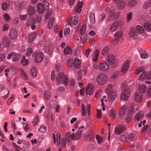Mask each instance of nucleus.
<instances>
[{
    "label": "nucleus",
    "mask_w": 151,
    "mask_h": 151,
    "mask_svg": "<svg viewBox=\"0 0 151 151\" xmlns=\"http://www.w3.org/2000/svg\"><path fill=\"white\" fill-rule=\"evenodd\" d=\"M56 79L58 83H63L65 85L68 84V78L63 73H59L56 77Z\"/></svg>",
    "instance_id": "1"
},
{
    "label": "nucleus",
    "mask_w": 151,
    "mask_h": 151,
    "mask_svg": "<svg viewBox=\"0 0 151 151\" xmlns=\"http://www.w3.org/2000/svg\"><path fill=\"white\" fill-rule=\"evenodd\" d=\"M97 82L100 85L105 84L107 81V76L104 73H100L98 76Z\"/></svg>",
    "instance_id": "2"
},
{
    "label": "nucleus",
    "mask_w": 151,
    "mask_h": 151,
    "mask_svg": "<svg viewBox=\"0 0 151 151\" xmlns=\"http://www.w3.org/2000/svg\"><path fill=\"white\" fill-rule=\"evenodd\" d=\"M43 56L42 53L40 52H36L33 54L35 61L37 63L40 62L43 60Z\"/></svg>",
    "instance_id": "3"
},
{
    "label": "nucleus",
    "mask_w": 151,
    "mask_h": 151,
    "mask_svg": "<svg viewBox=\"0 0 151 151\" xmlns=\"http://www.w3.org/2000/svg\"><path fill=\"white\" fill-rule=\"evenodd\" d=\"M130 89L127 88L124 89L122 92L121 95V99L124 100L128 99L130 95Z\"/></svg>",
    "instance_id": "4"
},
{
    "label": "nucleus",
    "mask_w": 151,
    "mask_h": 151,
    "mask_svg": "<svg viewBox=\"0 0 151 151\" xmlns=\"http://www.w3.org/2000/svg\"><path fill=\"white\" fill-rule=\"evenodd\" d=\"M126 128L122 125H119L115 128L114 133L116 135H119L123 133Z\"/></svg>",
    "instance_id": "5"
},
{
    "label": "nucleus",
    "mask_w": 151,
    "mask_h": 151,
    "mask_svg": "<svg viewBox=\"0 0 151 151\" xmlns=\"http://www.w3.org/2000/svg\"><path fill=\"white\" fill-rule=\"evenodd\" d=\"M151 78V72H148L147 74L146 72L144 71L140 75L139 79L141 81H144L146 79L150 80Z\"/></svg>",
    "instance_id": "6"
},
{
    "label": "nucleus",
    "mask_w": 151,
    "mask_h": 151,
    "mask_svg": "<svg viewBox=\"0 0 151 151\" xmlns=\"http://www.w3.org/2000/svg\"><path fill=\"white\" fill-rule=\"evenodd\" d=\"M9 37L12 40H14L17 37V32L15 29H11L9 34Z\"/></svg>",
    "instance_id": "7"
},
{
    "label": "nucleus",
    "mask_w": 151,
    "mask_h": 151,
    "mask_svg": "<svg viewBox=\"0 0 151 151\" xmlns=\"http://www.w3.org/2000/svg\"><path fill=\"white\" fill-rule=\"evenodd\" d=\"M113 1L114 3L117 5L119 9H123L125 7V1L123 0H113Z\"/></svg>",
    "instance_id": "8"
},
{
    "label": "nucleus",
    "mask_w": 151,
    "mask_h": 151,
    "mask_svg": "<svg viewBox=\"0 0 151 151\" xmlns=\"http://www.w3.org/2000/svg\"><path fill=\"white\" fill-rule=\"evenodd\" d=\"M120 22L118 21H115L111 25L110 29L111 32L116 30L120 25Z\"/></svg>",
    "instance_id": "9"
},
{
    "label": "nucleus",
    "mask_w": 151,
    "mask_h": 151,
    "mask_svg": "<svg viewBox=\"0 0 151 151\" xmlns=\"http://www.w3.org/2000/svg\"><path fill=\"white\" fill-rule=\"evenodd\" d=\"M94 91V89L92 84H89L87 86L86 89V92L87 94L92 95Z\"/></svg>",
    "instance_id": "10"
},
{
    "label": "nucleus",
    "mask_w": 151,
    "mask_h": 151,
    "mask_svg": "<svg viewBox=\"0 0 151 151\" xmlns=\"http://www.w3.org/2000/svg\"><path fill=\"white\" fill-rule=\"evenodd\" d=\"M108 97L107 98L108 101H114L116 96V95L115 92H111L107 93Z\"/></svg>",
    "instance_id": "11"
},
{
    "label": "nucleus",
    "mask_w": 151,
    "mask_h": 151,
    "mask_svg": "<svg viewBox=\"0 0 151 151\" xmlns=\"http://www.w3.org/2000/svg\"><path fill=\"white\" fill-rule=\"evenodd\" d=\"M130 62L129 60L126 61L122 65V72L123 73H125L128 70Z\"/></svg>",
    "instance_id": "12"
},
{
    "label": "nucleus",
    "mask_w": 151,
    "mask_h": 151,
    "mask_svg": "<svg viewBox=\"0 0 151 151\" xmlns=\"http://www.w3.org/2000/svg\"><path fill=\"white\" fill-rule=\"evenodd\" d=\"M99 68L101 70L107 71L109 69V65L106 62H104L100 64Z\"/></svg>",
    "instance_id": "13"
},
{
    "label": "nucleus",
    "mask_w": 151,
    "mask_h": 151,
    "mask_svg": "<svg viewBox=\"0 0 151 151\" xmlns=\"http://www.w3.org/2000/svg\"><path fill=\"white\" fill-rule=\"evenodd\" d=\"M144 115V112L142 111H140L135 115L134 117V119L135 121H139L143 118Z\"/></svg>",
    "instance_id": "14"
},
{
    "label": "nucleus",
    "mask_w": 151,
    "mask_h": 151,
    "mask_svg": "<svg viewBox=\"0 0 151 151\" xmlns=\"http://www.w3.org/2000/svg\"><path fill=\"white\" fill-rule=\"evenodd\" d=\"M84 139L86 141L90 142L93 140V137L91 132H89L84 136Z\"/></svg>",
    "instance_id": "15"
},
{
    "label": "nucleus",
    "mask_w": 151,
    "mask_h": 151,
    "mask_svg": "<svg viewBox=\"0 0 151 151\" xmlns=\"http://www.w3.org/2000/svg\"><path fill=\"white\" fill-rule=\"evenodd\" d=\"M130 36L134 38H136L138 35L135 29L134 28L131 29L129 33Z\"/></svg>",
    "instance_id": "16"
},
{
    "label": "nucleus",
    "mask_w": 151,
    "mask_h": 151,
    "mask_svg": "<svg viewBox=\"0 0 151 151\" xmlns=\"http://www.w3.org/2000/svg\"><path fill=\"white\" fill-rule=\"evenodd\" d=\"M83 4L82 2H79L76 6L74 7L75 11L77 13H79L81 12Z\"/></svg>",
    "instance_id": "17"
},
{
    "label": "nucleus",
    "mask_w": 151,
    "mask_h": 151,
    "mask_svg": "<svg viewBox=\"0 0 151 151\" xmlns=\"http://www.w3.org/2000/svg\"><path fill=\"white\" fill-rule=\"evenodd\" d=\"M134 99L138 102H140L142 101V95L140 93L136 92L134 96Z\"/></svg>",
    "instance_id": "18"
},
{
    "label": "nucleus",
    "mask_w": 151,
    "mask_h": 151,
    "mask_svg": "<svg viewBox=\"0 0 151 151\" xmlns=\"http://www.w3.org/2000/svg\"><path fill=\"white\" fill-rule=\"evenodd\" d=\"M81 134L82 131L81 130H78L75 134H72V139H78L81 137Z\"/></svg>",
    "instance_id": "19"
},
{
    "label": "nucleus",
    "mask_w": 151,
    "mask_h": 151,
    "mask_svg": "<svg viewBox=\"0 0 151 151\" xmlns=\"http://www.w3.org/2000/svg\"><path fill=\"white\" fill-rule=\"evenodd\" d=\"M99 51L98 50H96L93 52L92 60L94 62H96L99 54Z\"/></svg>",
    "instance_id": "20"
},
{
    "label": "nucleus",
    "mask_w": 151,
    "mask_h": 151,
    "mask_svg": "<svg viewBox=\"0 0 151 151\" xmlns=\"http://www.w3.org/2000/svg\"><path fill=\"white\" fill-rule=\"evenodd\" d=\"M115 57L112 55H109L107 58V60L109 63L112 64L114 63Z\"/></svg>",
    "instance_id": "21"
},
{
    "label": "nucleus",
    "mask_w": 151,
    "mask_h": 151,
    "mask_svg": "<svg viewBox=\"0 0 151 151\" xmlns=\"http://www.w3.org/2000/svg\"><path fill=\"white\" fill-rule=\"evenodd\" d=\"M2 43L5 47H8L10 44L9 38L5 37H3Z\"/></svg>",
    "instance_id": "22"
},
{
    "label": "nucleus",
    "mask_w": 151,
    "mask_h": 151,
    "mask_svg": "<svg viewBox=\"0 0 151 151\" xmlns=\"http://www.w3.org/2000/svg\"><path fill=\"white\" fill-rule=\"evenodd\" d=\"M47 10L45 9L43 7L42 4L41 3L38 4L37 5V11L40 13H42L44 10Z\"/></svg>",
    "instance_id": "23"
},
{
    "label": "nucleus",
    "mask_w": 151,
    "mask_h": 151,
    "mask_svg": "<svg viewBox=\"0 0 151 151\" xmlns=\"http://www.w3.org/2000/svg\"><path fill=\"white\" fill-rule=\"evenodd\" d=\"M35 10L33 6H29L27 12L29 15L32 16L35 13Z\"/></svg>",
    "instance_id": "24"
},
{
    "label": "nucleus",
    "mask_w": 151,
    "mask_h": 151,
    "mask_svg": "<svg viewBox=\"0 0 151 151\" xmlns=\"http://www.w3.org/2000/svg\"><path fill=\"white\" fill-rule=\"evenodd\" d=\"M37 36L36 32H34L31 33L28 36V40L29 42H32L35 39Z\"/></svg>",
    "instance_id": "25"
},
{
    "label": "nucleus",
    "mask_w": 151,
    "mask_h": 151,
    "mask_svg": "<svg viewBox=\"0 0 151 151\" xmlns=\"http://www.w3.org/2000/svg\"><path fill=\"white\" fill-rule=\"evenodd\" d=\"M64 52L66 55H70L72 53L71 48L69 46H67L64 50Z\"/></svg>",
    "instance_id": "26"
},
{
    "label": "nucleus",
    "mask_w": 151,
    "mask_h": 151,
    "mask_svg": "<svg viewBox=\"0 0 151 151\" xmlns=\"http://www.w3.org/2000/svg\"><path fill=\"white\" fill-rule=\"evenodd\" d=\"M127 111V107L124 106L121 108L119 111V115L120 116H122L125 115Z\"/></svg>",
    "instance_id": "27"
},
{
    "label": "nucleus",
    "mask_w": 151,
    "mask_h": 151,
    "mask_svg": "<svg viewBox=\"0 0 151 151\" xmlns=\"http://www.w3.org/2000/svg\"><path fill=\"white\" fill-rule=\"evenodd\" d=\"M78 17L77 16H73L72 17L69 22H71L75 25H76L78 23Z\"/></svg>",
    "instance_id": "28"
},
{
    "label": "nucleus",
    "mask_w": 151,
    "mask_h": 151,
    "mask_svg": "<svg viewBox=\"0 0 151 151\" xmlns=\"http://www.w3.org/2000/svg\"><path fill=\"white\" fill-rule=\"evenodd\" d=\"M89 18L90 22L92 24H95L96 22L95 15L93 12H91L90 14Z\"/></svg>",
    "instance_id": "29"
},
{
    "label": "nucleus",
    "mask_w": 151,
    "mask_h": 151,
    "mask_svg": "<svg viewBox=\"0 0 151 151\" xmlns=\"http://www.w3.org/2000/svg\"><path fill=\"white\" fill-rule=\"evenodd\" d=\"M81 63V61L78 58H76L74 59L73 65L76 68H79L80 66Z\"/></svg>",
    "instance_id": "30"
},
{
    "label": "nucleus",
    "mask_w": 151,
    "mask_h": 151,
    "mask_svg": "<svg viewBox=\"0 0 151 151\" xmlns=\"http://www.w3.org/2000/svg\"><path fill=\"white\" fill-rule=\"evenodd\" d=\"M137 4V1L136 0H129L128 1L127 6L132 7L135 5Z\"/></svg>",
    "instance_id": "31"
},
{
    "label": "nucleus",
    "mask_w": 151,
    "mask_h": 151,
    "mask_svg": "<svg viewBox=\"0 0 151 151\" xmlns=\"http://www.w3.org/2000/svg\"><path fill=\"white\" fill-rule=\"evenodd\" d=\"M35 23V21L33 18H30L28 19L27 21V26H30Z\"/></svg>",
    "instance_id": "32"
},
{
    "label": "nucleus",
    "mask_w": 151,
    "mask_h": 151,
    "mask_svg": "<svg viewBox=\"0 0 151 151\" xmlns=\"http://www.w3.org/2000/svg\"><path fill=\"white\" fill-rule=\"evenodd\" d=\"M135 29L138 33H142L144 31L143 28L141 26L137 25Z\"/></svg>",
    "instance_id": "33"
},
{
    "label": "nucleus",
    "mask_w": 151,
    "mask_h": 151,
    "mask_svg": "<svg viewBox=\"0 0 151 151\" xmlns=\"http://www.w3.org/2000/svg\"><path fill=\"white\" fill-rule=\"evenodd\" d=\"M21 56L19 53H16L15 52L12 60L14 61H19L20 60Z\"/></svg>",
    "instance_id": "34"
},
{
    "label": "nucleus",
    "mask_w": 151,
    "mask_h": 151,
    "mask_svg": "<svg viewBox=\"0 0 151 151\" xmlns=\"http://www.w3.org/2000/svg\"><path fill=\"white\" fill-rule=\"evenodd\" d=\"M81 37V42L83 43L86 42L87 38V34L86 33H82Z\"/></svg>",
    "instance_id": "35"
},
{
    "label": "nucleus",
    "mask_w": 151,
    "mask_h": 151,
    "mask_svg": "<svg viewBox=\"0 0 151 151\" xmlns=\"http://www.w3.org/2000/svg\"><path fill=\"white\" fill-rule=\"evenodd\" d=\"M66 140L64 138L61 139L57 142V145H61L62 147L64 146L65 145Z\"/></svg>",
    "instance_id": "36"
},
{
    "label": "nucleus",
    "mask_w": 151,
    "mask_h": 151,
    "mask_svg": "<svg viewBox=\"0 0 151 151\" xmlns=\"http://www.w3.org/2000/svg\"><path fill=\"white\" fill-rule=\"evenodd\" d=\"M106 13H109L112 17L114 14V10H111L109 7H106L105 9Z\"/></svg>",
    "instance_id": "37"
},
{
    "label": "nucleus",
    "mask_w": 151,
    "mask_h": 151,
    "mask_svg": "<svg viewBox=\"0 0 151 151\" xmlns=\"http://www.w3.org/2000/svg\"><path fill=\"white\" fill-rule=\"evenodd\" d=\"M145 29L147 31H149L151 30V24L149 22H146L144 24Z\"/></svg>",
    "instance_id": "38"
},
{
    "label": "nucleus",
    "mask_w": 151,
    "mask_h": 151,
    "mask_svg": "<svg viewBox=\"0 0 151 151\" xmlns=\"http://www.w3.org/2000/svg\"><path fill=\"white\" fill-rule=\"evenodd\" d=\"M30 74L33 76L35 77L37 76V70L35 67H33L31 68L30 70Z\"/></svg>",
    "instance_id": "39"
},
{
    "label": "nucleus",
    "mask_w": 151,
    "mask_h": 151,
    "mask_svg": "<svg viewBox=\"0 0 151 151\" xmlns=\"http://www.w3.org/2000/svg\"><path fill=\"white\" fill-rule=\"evenodd\" d=\"M54 18L53 17H52L49 19L48 24V27L50 28L51 29L52 28L54 23Z\"/></svg>",
    "instance_id": "40"
},
{
    "label": "nucleus",
    "mask_w": 151,
    "mask_h": 151,
    "mask_svg": "<svg viewBox=\"0 0 151 151\" xmlns=\"http://www.w3.org/2000/svg\"><path fill=\"white\" fill-rule=\"evenodd\" d=\"M109 116L111 119L114 120L116 118V114L113 109H111L109 112Z\"/></svg>",
    "instance_id": "41"
},
{
    "label": "nucleus",
    "mask_w": 151,
    "mask_h": 151,
    "mask_svg": "<svg viewBox=\"0 0 151 151\" xmlns=\"http://www.w3.org/2000/svg\"><path fill=\"white\" fill-rule=\"evenodd\" d=\"M132 114L131 113H128L127 114L125 118V120L126 122H129L132 119Z\"/></svg>",
    "instance_id": "42"
},
{
    "label": "nucleus",
    "mask_w": 151,
    "mask_h": 151,
    "mask_svg": "<svg viewBox=\"0 0 151 151\" xmlns=\"http://www.w3.org/2000/svg\"><path fill=\"white\" fill-rule=\"evenodd\" d=\"M72 134H70L69 132H67L65 134L66 140L67 142H69L72 139Z\"/></svg>",
    "instance_id": "43"
},
{
    "label": "nucleus",
    "mask_w": 151,
    "mask_h": 151,
    "mask_svg": "<svg viewBox=\"0 0 151 151\" xmlns=\"http://www.w3.org/2000/svg\"><path fill=\"white\" fill-rule=\"evenodd\" d=\"M21 64L24 66L27 65L29 63L28 60L25 58V57L24 56H23V58L21 61Z\"/></svg>",
    "instance_id": "44"
},
{
    "label": "nucleus",
    "mask_w": 151,
    "mask_h": 151,
    "mask_svg": "<svg viewBox=\"0 0 151 151\" xmlns=\"http://www.w3.org/2000/svg\"><path fill=\"white\" fill-rule=\"evenodd\" d=\"M109 49L107 47H105L103 48L101 52L102 55L104 56L106 55V54L109 52Z\"/></svg>",
    "instance_id": "45"
},
{
    "label": "nucleus",
    "mask_w": 151,
    "mask_h": 151,
    "mask_svg": "<svg viewBox=\"0 0 151 151\" xmlns=\"http://www.w3.org/2000/svg\"><path fill=\"white\" fill-rule=\"evenodd\" d=\"M53 45L52 44H49L48 46V53L51 54L53 52Z\"/></svg>",
    "instance_id": "46"
},
{
    "label": "nucleus",
    "mask_w": 151,
    "mask_h": 151,
    "mask_svg": "<svg viewBox=\"0 0 151 151\" xmlns=\"http://www.w3.org/2000/svg\"><path fill=\"white\" fill-rule=\"evenodd\" d=\"M122 33L120 32H116L115 34L114 38L120 40L122 37Z\"/></svg>",
    "instance_id": "47"
},
{
    "label": "nucleus",
    "mask_w": 151,
    "mask_h": 151,
    "mask_svg": "<svg viewBox=\"0 0 151 151\" xmlns=\"http://www.w3.org/2000/svg\"><path fill=\"white\" fill-rule=\"evenodd\" d=\"M82 115L85 116L87 114L86 110V109L85 106L84 104H81Z\"/></svg>",
    "instance_id": "48"
},
{
    "label": "nucleus",
    "mask_w": 151,
    "mask_h": 151,
    "mask_svg": "<svg viewBox=\"0 0 151 151\" xmlns=\"http://www.w3.org/2000/svg\"><path fill=\"white\" fill-rule=\"evenodd\" d=\"M86 25L85 24H82V27L81 28L80 33L81 34L82 33H86Z\"/></svg>",
    "instance_id": "49"
},
{
    "label": "nucleus",
    "mask_w": 151,
    "mask_h": 151,
    "mask_svg": "<svg viewBox=\"0 0 151 151\" xmlns=\"http://www.w3.org/2000/svg\"><path fill=\"white\" fill-rule=\"evenodd\" d=\"M50 93L49 91H45L44 92V97L46 99L48 100L50 97Z\"/></svg>",
    "instance_id": "50"
},
{
    "label": "nucleus",
    "mask_w": 151,
    "mask_h": 151,
    "mask_svg": "<svg viewBox=\"0 0 151 151\" xmlns=\"http://www.w3.org/2000/svg\"><path fill=\"white\" fill-rule=\"evenodd\" d=\"M9 3L4 2L2 4V9L4 10H6L7 9L8 6H9Z\"/></svg>",
    "instance_id": "51"
},
{
    "label": "nucleus",
    "mask_w": 151,
    "mask_h": 151,
    "mask_svg": "<svg viewBox=\"0 0 151 151\" xmlns=\"http://www.w3.org/2000/svg\"><path fill=\"white\" fill-rule=\"evenodd\" d=\"M146 88L144 85H141L139 88V91L142 93H144L146 91Z\"/></svg>",
    "instance_id": "52"
},
{
    "label": "nucleus",
    "mask_w": 151,
    "mask_h": 151,
    "mask_svg": "<svg viewBox=\"0 0 151 151\" xmlns=\"http://www.w3.org/2000/svg\"><path fill=\"white\" fill-rule=\"evenodd\" d=\"M46 130V128L45 126L42 125L39 128L38 131L41 132H44Z\"/></svg>",
    "instance_id": "53"
},
{
    "label": "nucleus",
    "mask_w": 151,
    "mask_h": 151,
    "mask_svg": "<svg viewBox=\"0 0 151 151\" xmlns=\"http://www.w3.org/2000/svg\"><path fill=\"white\" fill-rule=\"evenodd\" d=\"M49 4L47 1H44L42 5L45 9H46L47 10L49 9Z\"/></svg>",
    "instance_id": "54"
},
{
    "label": "nucleus",
    "mask_w": 151,
    "mask_h": 151,
    "mask_svg": "<svg viewBox=\"0 0 151 151\" xmlns=\"http://www.w3.org/2000/svg\"><path fill=\"white\" fill-rule=\"evenodd\" d=\"M132 13L131 12L127 14V22H129L132 19Z\"/></svg>",
    "instance_id": "55"
},
{
    "label": "nucleus",
    "mask_w": 151,
    "mask_h": 151,
    "mask_svg": "<svg viewBox=\"0 0 151 151\" xmlns=\"http://www.w3.org/2000/svg\"><path fill=\"white\" fill-rule=\"evenodd\" d=\"M112 86L111 84H109L108 86L106 89L107 93L110 92H114L112 90Z\"/></svg>",
    "instance_id": "56"
},
{
    "label": "nucleus",
    "mask_w": 151,
    "mask_h": 151,
    "mask_svg": "<svg viewBox=\"0 0 151 151\" xmlns=\"http://www.w3.org/2000/svg\"><path fill=\"white\" fill-rule=\"evenodd\" d=\"M3 16L5 20L7 22H8L9 21L10 19V17L9 15V14L5 13L3 15Z\"/></svg>",
    "instance_id": "57"
},
{
    "label": "nucleus",
    "mask_w": 151,
    "mask_h": 151,
    "mask_svg": "<svg viewBox=\"0 0 151 151\" xmlns=\"http://www.w3.org/2000/svg\"><path fill=\"white\" fill-rule=\"evenodd\" d=\"M26 51V55L28 56H30L32 52V49L31 48H29L27 49Z\"/></svg>",
    "instance_id": "58"
},
{
    "label": "nucleus",
    "mask_w": 151,
    "mask_h": 151,
    "mask_svg": "<svg viewBox=\"0 0 151 151\" xmlns=\"http://www.w3.org/2000/svg\"><path fill=\"white\" fill-rule=\"evenodd\" d=\"M144 70V68L143 67L139 68L136 69L135 71V73L136 74H139L140 73L142 72Z\"/></svg>",
    "instance_id": "59"
},
{
    "label": "nucleus",
    "mask_w": 151,
    "mask_h": 151,
    "mask_svg": "<svg viewBox=\"0 0 151 151\" xmlns=\"http://www.w3.org/2000/svg\"><path fill=\"white\" fill-rule=\"evenodd\" d=\"M134 134H129L127 137V139L131 141H132L134 139Z\"/></svg>",
    "instance_id": "60"
},
{
    "label": "nucleus",
    "mask_w": 151,
    "mask_h": 151,
    "mask_svg": "<svg viewBox=\"0 0 151 151\" xmlns=\"http://www.w3.org/2000/svg\"><path fill=\"white\" fill-rule=\"evenodd\" d=\"M56 102L55 101L52 100L50 101V106L52 109H54L55 108V106L56 105Z\"/></svg>",
    "instance_id": "61"
},
{
    "label": "nucleus",
    "mask_w": 151,
    "mask_h": 151,
    "mask_svg": "<svg viewBox=\"0 0 151 151\" xmlns=\"http://www.w3.org/2000/svg\"><path fill=\"white\" fill-rule=\"evenodd\" d=\"M38 120L39 118L38 117V116L36 115L34 118L33 121L32 122V123L33 125V126H35L37 124L38 122Z\"/></svg>",
    "instance_id": "62"
},
{
    "label": "nucleus",
    "mask_w": 151,
    "mask_h": 151,
    "mask_svg": "<svg viewBox=\"0 0 151 151\" xmlns=\"http://www.w3.org/2000/svg\"><path fill=\"white\" fill-rule=\"evenodd\" d=\"M113 43L114 45H118L120 44V40L116 39L115 38H114V40L113 41Z\"/></svg>",
    "instance_id": "63"
},
{
    "label": "nucleus",
    "mask_w": 151,
    "mask_h": 151,
    "mask_svg": "<svg viewBox=\"0 0 151 151\" xmlns=\"http://www.w3.org/2000/svg\"><path fill=\"white\" fill-rule=\"evenodd\" d=\"M119 139L122 141L127 142V138L124 135H122L120 136Z\"/></svg>",
    "instance_id": "64"
}]
</instances>
